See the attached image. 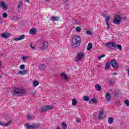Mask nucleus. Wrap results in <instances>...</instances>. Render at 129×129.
Masks as SVG:
<instances>
[{"mask_svg":"<svg viewBox=\"0 0 129 129\" xmlns=\"http://www.w3.org/2000/svg\"><path fill=\"white\" fill-rule=\"evenodd\" d=\"M81 43V38L79 35H76L74 36L72 39V46L73 48H77L79 47Z\"/></svg>","mask_w":129,"mask_h":129,"instance_id":"nucleus-1","label":"nucleus"},{"mask_svg":"<svg viewBox=\"0 0 129 129\" xmlns=\"http://www.w3.org/2000/svg\"><path fill=\"white\" fill-rule=\"evenodd\" d=\"M26 92L24 88H17L13 89L12 91L14 96H17V95H24Z\"/></svg>","mask_w":129,"mask_h":129,"instance_id":"nucleus-2","label":"nucleus"},{"mask_svg":"<svg viewBox=\"0 0 129 129\" xmlns=\"http://www.w3.org/2000/svg\"><path fill=\"white\" fill-rule=\"evenodd\" d=\"M26 129H37L42 126V124L33 123L32 124H30V123H27L24 124Z\"/></svg>","mask_w":129,"mask_h":129,"instance_id":"nucleus-3","label":"nucleus"},{"mask_svg":"<svg viewBox=\"0 0 129 129\" xmlns=\"http://www.w3.org/2000/svg\"><path fill=\"white\" fill-rule=\"evenodd\" d=\"M120 22H121V16L119 15H115L114 16L113 20V24H115V25H119Z\"/></svg>","mask_w":129,"mask_h":129,"instance_id":"nucleus-4","label":"nucleus"},{"mask_svg":"<svg viewBox=\"0 0 129 129\" xmlns=\"http://www.w3.org/2000/svg\"><path fill=\"white\" fill-rule=\"evenodd\" d=\"M110 65L111 67H113V68H115V69H118L119 68V66L115 59L111 60Z\"/></svg>","mask_w":129,"mask_h":129,"instance_id":"nucleus-5","label":"nucleus"},{"mask_svg":"<svg viewBox=\"0 0 129 129\" xmlns=\"http://www.w3.org/2000/svg\"><path fill=\"white\" fill-rule=\"evenodd\" d=\"M105 46L106 48H108V49H110L111 50H113V49L116 48V44L113 42H108L105 43Z\"/></svg>","mask_w":129,"mask_h":129,"instance_id":"nucleus-6","label":"nucleus"},{"mask_svg":"<svg viewBox=\"0 0 129 129\" xmlns=\"http://www.w3.org/2000/svg\"><path fill=\"white\" fill-rule=\"evenodd\" d=\"M84 56V53L82 52H80L77 53L76 58L75 59L76 62H80L81 61Z\"/></svg>","mask_w":129,"mask_h":129,"instance_id":"nucleus-7","label":"nucleus"},{"mask_svg":"<svg viewBox=\"0 0 129 129\" xmlns=\"http://www.w3.org/2000/svg\"><path fill=\"white\" fill-rule=\"evenodd\" d=\"M53 108H54V107L52 106L47 105L41 107V111H42V112H44L45 111H47V110H51V109H53Z\"/></svg>","mask_w":129,"mask_h":129,"instance_id":"nucleus-8","label":"nucleus"},{"mask_svg":"<svg viewBox=\"0 0 129 129\" xmlns=\"http://www.w3.org/2000/svg\"><path fill=\"white\" fill-rule=\"evenodd\" d=\"M0 8H2L4 11H7L8 10V5L5 2L0 1Z\"/></svg>","mask_w":129,"mask_h":129,"instance_id":"nucleus-9","label":"nucleus"},{"mask_svg":"<svg viewBox=\"0 0 129 129\" xmlns=\"http://www.w3.org/2000/svg\"><path fill=\"white\" fill-rule=\"evenodd\" d=\"M49 46V44L47 41H44L42 43V46L41 47H40V50L41 51H44V50H46V49L48 48V47Z\"/></svg>","mask_w":129,"mask_h":129,"instance_id":"nucleus-10","label":"nucleus"},{"mask_svg":"<svg viewBox=\"0 0 129 129\" xmlns=\"http://www.w3.org/2000/svg\"><path fill=\"white\" fill-rule=\"evenodd\" d=\"M105 117V115H104V112L103 111H100L98 118L99 120H100V119H103Z\"/></svg>","mask_w":129,"mask_h":129,"instance_id":"nucleus-11","label":"nucleus"},{"mask_svg":"<svg viewBox=\"0 0 129 129\" xmlns=\"http://www.w3.org/2000/svg\"><path fill=\"white\" fill-rule=\"evenodd\" d=\"M105 98H106V100L108 102H109L110 101V99L111 98V96L110 95V93H107Z\"/></svg>","mask_w":129,"mask_h":129,"instance_id":"nucleus-12","label":"nucleus"},{"mask_svg":"<svg viewBox=\"0 0 129 129\" xmlns=\"http://www.w3.org/2000/svg\"><path fill=\"white\" fill-rule=\"evenodd\" d=\"M113 94L115 97H117L119 94V89H115L113 91Z\"/></svg>","mask_w":129,"mask_h":129,"instance_id":"nucleus-13","label":"nucleus"},{"mask_svg":"<svg viewBox=\"0 0 129 129\" xmlns=\"http://www.w3.org/2000/svg\"><path fill=\"white\" fill-rule=\"evenodd\" d=\"M60 20V17L58 16H53L51 18V21H52L53 22H56L57 21H59Z\"/></svg>","mask_w":129,"mask_h":129,"instance_id":"nucleus-14","label":"nucleus"},{"mask_svg":"<svg viewBox=\"0 0 129 129\" xmlns=\"http://www.w3.org/2000/svg\"><path fill=\"white\" fill-rule=\"evenodd\" d=\"M10 36H11V34L9 33H4L1 34V37H2L3 38H5V39H7V38H9Z\"/></svg>","mask_w":129,"mask_h":129,"instance_id":"nucleus-15","label":"nucleus"},{"mask_svg":"<svg viewBox=\"0 0 129 129\" xmlns=\"http://www.w3.org/2000/svg\"><path fill=\"white\" fill-rule=\"evenodd\" d=\"M60 76L64 79V80H68V76L66 75L65 73H61L60 74Z\"/></svg>","mask_w":129,"mask_h":129,"instance_id":"nucleus-16","label":"nucleus"},{"mask_svg":"<svg viewBox=\"0 0 129 129\" xmlns=\"http://www.w3.org/2000/svg\"><path fill=\"white\" fill-rule=\"evenodd\" d=\"M24 5V4H23V3L22 2H19L18 3V5L17 6V8L18 9V10H21L22 9H23V5Z\"/></svg>","mask_w":129,"mask_h":129,"instance_id":"nucleus-17","label":"nucleus"},{"mask_svg":"<svg viewBox=\"0 0 129 129\" xmlns=\"http://www.w3.org/2000/svg\"><path fill=\"white\" fill-rule=\"evenodd\" d=\"M39 68L40 69V70H42V71H44L46 69V66L45 64H40L39 66Z\"/></svg>","mask_w":129,"mask_h":129,"instance_id":"nucleus-18","label":"nucleus"},{"mask_svg":"<svg viewBox=\"0 0 129 129\" xmlns=\"http://www.w3.org/2000/svg\"><path fill=\"white\" fill-rule=\"evenodd\" d=\"M30 33L31 35H35L37 33V30H36V28H32L30 30Z\"/></svg>","mask_w":129,"mask_h":129,"instance_id":"nucleus-19","label":"nucleus"},{"mask_svg":"<svg viewBox=\"0 0 129 129\" xmlns=\"http://www.w3.org/2000/svg\"><path fill=\"white\" fill-rule=\"evenodd\" d=\"M25 38V35H21L19 38H15V41H19L21 40H23Z\"/></svg>","mask_w":129,"mask_h":129,"instance_id":"nucleus-20","label":"nucleus"},{"mask_svg":"<svg viewBox=\"0 0 129 129\" xmlns=\"http://www.w3.org/2000/svg\"><path fill=\"white\" fill-rule=\"evenodd\" d=\"M95 87L96 90H97V91H100V90H101V87L98 84H96Z\"/></svg>","mask_w":129,"mask_h":129,"instance_id":"nucleus-21","label":"nucleus"},{"mask_svg":"<svg viewBox=\"0 0 129 129\" xmlns=\"http://www.w3.org/2000/svg\"><path fill=\"white\" fill-rule=\"evenodd\" d=\"M29 72V70H24L21 71V75H26Z\"/></svg>","mask_w":129,"mask_h":129,"instance_id":"nucleus-22","label":"nucleus"},{"mask_svg":"<svg viewBox=\"0 0 129 129\" xmlns=\"http://www.w3.org/2000/svg\"><path fill=\"white\" fill-rule=\"evenodd\" d=\"M109 68H110V63L107 62L105 66V70H109Z\"/></svg>","mask_w":129,"mask_h":129,"instance_id":"nucleus-23","label":"nucleus"},{"mask_svg":"<svg viewBox=\"0 0 129 129\" xmlns=\"http://www.w3.org/2000/svg\"><path fill=\"white\" fill-rule=\"evenodd\" d=\"M13 122V120L8 121L7 123H3V125H4V126H9V125H10V124H12V123Z\"/></svg>","mask_w":129,"mask_h":129,"instance_id":"nucleus-24","label":"nucleus"},{"mask_svg":"<svg viewBox=\"0 0 129 129\" xmlns=\"http://www.w3.org/2000/svg\"><path fill=\"white\" fill-rule=\"evenodd\" d=\"M110 21V16H107L106 19V25L109 24Z\"/></svg>","mask_w":129,"mask_h":129,"instance_id":"nucleus-25","label":"nucleus"},{"mask_svg":"<svg viewBox=\"0 0 129 129\" xmlns=\"http://www.w3.org/2000/svg\"><path fill=\"white\" fill-rule=\"evenodd\" d=\"M91 48H92V44L89 43L87 46V50L90 51V50H91Z\"/></svg>","mask_w":129,"mask_h":129,"instance_id":"nucleus-26","label":"nucleus"},{"mask_svg":"<svg viewBox=\"0 0 129 129\" xmlns=\"http://www.w3.org/2000/svg\"><path fill=\"white\" fill-rule=\"evenodd\" d=\"M108 123H109V124H111V123H112L113 122V118L109 117L108 118Z\"/></svg>","mask_w":129,"mask_h":129,"instance_id":"nucleus-27","label":"nucleus"},{"mask_svg":"<svg viewBox=\"0 0 129 129\" xmlns=\"http://www.w3.org/2000/svg\"><path fill=\"white\" fill-rule=\"evenodd\" d=\"M77 104V101L76 100V99L74 98L72 100V105H76Z\"/></svg>","mask_w":129,"mask_h":129,"instance_id":"nucleus-28","label":"nucleus"},{"mask_svg":"<svg viewBox=\"0 0 129 129\" xmlns=\"http://www.w3.org/2000/svg\"><path fill=\"white\" fill-rule=\"evenodd\" d=\"M61 127L62 129H66L67 128V124H66V123H62V124H61Z\"/></svg>","mask_w":129,"mask_h":129,"instance_id":"nucleus-29","label":"nucleus"},{"mask_svg":"<svg viewBox=\"0 0 129 129\" xmlns=\"http://www.w3.org/2000/svg\"><path fill=\"white\" fill-rule=\"evenodd\" d=\"M76 32H78V33H80L81 32V28L79 26H78L76 28Z\"/></svg>","mask_w":129,"mask_h":129,"instance_id":"nucleus-30","label":"nucleus"},{"mask_svg":"<svg viewBox=\"0 0 129 129\" xmlns=\"http://www.w3.org/2000/svg\"><path fill=\"white\" fill-rule=\"evenodd\" d=\"M33 85V86H34V87H36V86H38V85H39V82L38 81H34Z\"/></svg>","mask_w":129,"mask_h":129,"instance_id":"nucleus-31","label":"nucleus"},{"mask_svg":"<svg viewBox=\"0 0 129 129\" xmlns=\"http://www.w3.org/2000/svg\"><path fill=\"white\" fill-rule=\"evenodd\" d=\"M116 47H117L119 51H121V50H122V46H121V45L118 44L116 45Z\"/></svg>","mask_w":129,"mask_h":129,"instance_id":"nucleus-32","label":"nucleus"},{"mask_svg":"<svg viewBox=\"0 0 129 129\" xmlns=\"http://www.w3.org/2000/svg\"><path fill=\"white\" fill-rule=\"evenodd\" d=\"M104 57H105V54H101V55L98 56V60H100L101 59V58H104Z\"/></svg>","mask_w":129,"mask_h":129,"instance_id":"nucleus-33","label":"nucleus"},{"mask_svg":"<svg viewBox=\"0 0 129 129\" xmlns=\"http://www.w3.org/2000/svg\"><path fill=\"white\" fill-rule=\"evenodd\" d=\"M84 100L85 101H88V100H89V97H88V96H84Z\"/></svg>","mask_w":129,"mask_h":129,"instance_id":"nucleus-34","label":"nucleus"},{"mask_svg":"<svg viewBox=\"0 0 129 129\" xmlns=\"http://www.w3.org/2000/svg\"><path fill=\"white\" fill-rule=\"evenodd\" d=\"M20 69H21L22 70H24V69H25V64H21L20 66Z\"/></svg>","mask_w":129,"mask_h":129,"instance_id":"nucleus-35","label":"nucleus"},{"mask_svg":"<svg viewBox=\"0 0 129 129\" xmlns=\"http://www.w3.org/2000/svg\"><path fill=\"white\" fill-rule=\"evenodd\" d=\"M72 23H73V24H74V25H75V26L78 25V23H77V21H76V20H73Z\"/></svg>","mask_w":129,"mask_h":129,"instance_id":"nucleus-36","label":"nucleus"},{"mask_svg":"<svg viewBox=\"0 0 129 129\" xmlns=\"http://www.w3.org/2000/svg\"><path fill=\"white\" fill-rule=\"evenodd\" d=\"M91 101L93 103H96V102H97V99H96L95 98H93V99H92Z\"/></svg>","mask_w":129,"mask_h":129,"instance_id":"nucleus-37","label":"nucleus"},{"mask_svg":"<svg viewBox=\"0 0 129 129\" xmlns=\"http://www.w3.org/2000/svg\"><path fill=\"white\" fill-rule=\"evenodd\" d=\"M87 35H89V36H90V35L92 34V32H91V30H87Z\"/></svg>","mask_w":129,"mask_h":129,"instance_id":"nucleus-38","label":"nucleus"},{"mask_svg":"<svg viewBox=\"0 0 129 129\" xmlns=\"http://www.w3.org/2000/svg\"><path fill=\"white\" fill-rule=\"evenodd\" d=\"M124 103H125V104H126V106L128 107V106H129V101H128V100H125V101H124Z\"/></svg>","mask_w":129,"mask_h":129,"instance_id":"nucleus-39","label":"nucleus"},{"mask_svg":"<svg viewBox=\"0 0 129 129\" xmlns=\"http://www.w3.org/2000/svg\"><path fill=\"white\" fill-rule=\"evenodd\" d=\"M3 18H7L8 17V14L7 13H4L3 14Z\"/></svg>","mask_w":129,"mask_h":129,"instance_id":"nucleus-40","label":"nucleus"},{"mask_svg":"<svg viewBox=\"0 0 129 129\" xmlns=\"http://www.w3.org/2000/svg\"><path fill=\"white\" fill-rule=\"evenodd\" d=\"M22 59H23V60L24 62H26L27 61V56H23L22 57Z\"/></svg>","mask_w":129,"mask_h":129,"instance_id":"nucleus-41","label":"nucleus"},{"mask_svg":"<svg viewBox=\"0 0 129 129\" xmlns=\"http://www.w3.org/2000/svg\"><path fill=\"white\" fill-rule=\"evenodd\" d=\"M17 75L20 76V75H22V72L21 71H19L17 73Z\"/></svg>","mask_w":129,"mask_h":129,"instance_id":"nucleus-42","label":"nucleus"},{"mask_svg":"<svg viewBox=\"0 0 129 129\" xmlns=\"http://www.w3.org/2000/svg\"><path fill=\"white\" fill-rule=\"evenodd\" d=\"M80 121H81V120H80V119H76V122H78V123H79V122H80Z\"/></svg>","mask_w":129,"mask_h":129,"instance_id":"nucleus-43","label":"nucleus"},{"mask_svg":"<svg viewBox=\"0 0 129 129\" xmlns=\"http://www.w3.org/2000/svg\"><path fill=\"white\" fill-rule=\"evenodd\" d=\"M109 84L110 85H113V81H110L109 82Z\"/></svg>","mask_w":129,"mask_h":129,"instance_id":"nucleus-44","label":"nucleus"},{"mask_svg":"<svg viewBox=\"0 0 129 129\" xmlns=\"http://www.w3.org/2000/svg\"><path fill=\"white\" fill-rule=\"evenodd\" d=\"M102 17H103V18H107V17H106V15L103 14L102 15Z\"/></svg>","mask_w":129,"mask_h":129,"instance_id":"nucleus-45","label":"nucleus"},{"mask_svg":"<svg viewBox=\"0 0 129 129\" xmlns=\"http://www.w3.org/2000/svg\"><path fill=\"white\" fill-rule=\"evenodd\" d=\"M30 47H31V48H32V49H35V48H36L35 46L33 47V45H32V44L30 45Z\"/></svg>","mask_w":129,"mask_h":129,"instance_id":"nucleus-46","label":"nucleus"},{"mask_svg":"<svg viewBox=\"0 0 129 129\" xmlns=\"http://www.w3.org/2000/svg\"><path fill=\"white\" fill-rule=\"evenodd\" d=\"M28 118H29V119H32V118H33V116H32L29 115V116H28Z\"/></svg>","mask_w":129,"mask_h":129,"instance_id":"nucleus-47","label":"nucleus"},{"mask_svg":"<svg viewBox=\"0 0 129 129\" xmlns=\"http://www.w3.org/2000/svg\"><path fill=\"white\" fill-rule=\"evenodd\" d=\"M3 24V20H2V18L0 17V25H2Z\"/></svg>","mask_w":129,"mask_h":129,"instance_id":"nucleus-48","label":"nucleus"},{"mask_svg":"<svg viewBox=\"0 0 129 129\" xmlns=\"http://www.w3.org/2000/svg\"><path fill=\"white\" fill-rule=\"evenodd\" d=\"M107 26V30H109V24L106 25Z\"/></svg>","mask_w":129,"mask_h":129,"instance_id":"nucleus-49","label":"nucleus"},{"mask_svg":"<svg viewBox=\"0 0 129 129\" xmlns=\"http://www.w3.org/2000/svg\"><path fill=\"white\" fill-rule=\"evenodd\" d=\"M2 64H3V62L1 61H0V69L2 67Z\"/></svg>","mask_w":129,"mask_h":129,"instance_id":"nucleus-50","label":"nucleus"},{"mask_svg":"<svg viewBox=\"0 0 129 129\" xmlns=\"http://www.w3.org/2000/svg\"><path fill=\"white\" fill-rule=\"evenodd\" d=\"M116 102H117V103H118V105H120V102H118L117 101H116Z\"/></svg>","mask_w":129,"mask_h":129,"instance_id":"nucleus-51","label":"nucleus"},{"mask_svg":"<svg viewBox=\"0 0 129 129\" xmlns=\"http://www.w3.org/2000/svg\"><path fill=\"white\" fill-rule=\"evenodd\" d=\"M113 75H115V76H116V75H117V73H113Z\"/></svg>","mask_w":129,"mask_h":129,"instance_id":"nucleus-52","label":"nucleus"},{"mask_svg":"<svg viewBox=\"0 0 129 129\" xmlns=\"http://www.w3.org/2000/svg\"><path fill=\"white\" fill-rule=\"evenodd\" d=\"M3 124H4V123L0 121V125H3Z\"/></svg>","mask_w":129,"mask_h":129,"instance_id":"nucleus-53","label":"nucleus"},{"mask_svg":"<svg viewBox=\"0 0 129 129\" xmlns=\"http://www.w3.org/2000/svg\"><path fill=\"white\" fill-rule=\"evenodd\" d=\"M26 3H30V0H25Z\"/></svg>","mask_w":129,"mask_h":129,"instance_id":"nucleus-54","label":"nucleus"},{"mask_svg":"<svg viewBox=\"0 0 129 129\" xmlns=\"http://www.w3.org/2000/svg\"><path fill=\"white\" fill-rule=\"evenodd\" d=\"M14 18H16V19H19V18L17 17V16H15Z\"/></svg>","mask_w":129,"mask_h":129,"instance_id":"nucleus-55","label":"nucleus"},{"mask_svg":"<svg viewBox=\"0 0 129 129\" xmlns=\"http://www.w3.org/2000/svg\"><path fill=\"white\" fill-rule=\"evenodd\" d=\"M56 129H61V128H60V127H57Z\"/></svg>","mask_w":129,"mask_h":129,"instance_id":"nucleus-56","label":"nucleus"},{"mask_svg":"<svg viewBox=\"0 0 129 129\" xmlns=\"http://www.w3.org/2000/svg\"><path fill=\"white\" fill-rule=\"evenodd\" d=\"M45 1H46L47 2H48V1H49V0H45Z\"/></svg>","mask_w":129,"mask_h":129,"instance_id":"nucleus-57","label":"nucleus"},{"mask_svg":"<svg viewBox=\"0 0 129 129\" xmlns=\"http://www.w3.org/2000/svg\"><path fill=\"white\" fill-rule=\"evenodd\" d=\"M90 103H91V101H90Z\"/></svg>","mask_w":129,"mask_h":129,"instance_id":"nucleus-58","label":"nucleus"},{"mask_svg":"<svg viewBox=\"0 0 129 129\" xmlns=\"http://www.w3.org/2000/svg\"><path fill=\"white\" fill-rule=\"evenodd\" d=\"M2 77L1 76H0V78Z\"/></svg>","mask_w":129,"mask_h":129,"instance_id":"nucleus-59","label":"nucleus"}]
</instances>
